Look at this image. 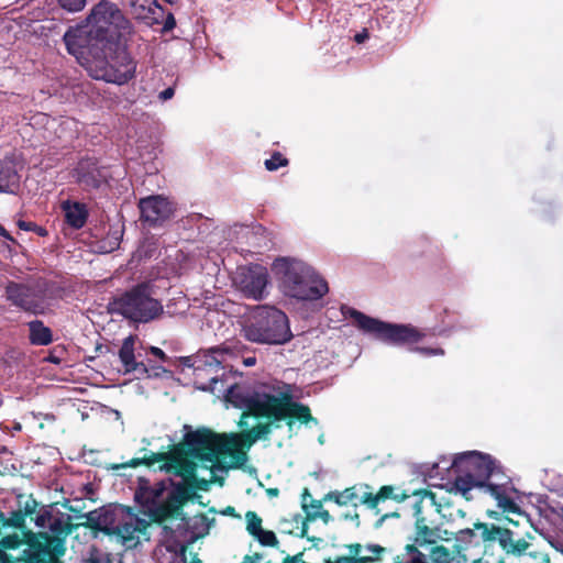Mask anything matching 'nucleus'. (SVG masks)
Listing matches in <instances>:
<instances>
[{"label":"nucleus","mask_w":563,"mask_h":563,"mask_svg":"<svg viewBox=\"0 0 563 563\" xmlns=\"http://www.w3.org/2000/svg\"><path fill=\"white\" fill-rule=\"evenodd\" d=\"M123 4L130 8L131 14L147 25L161 23L163 9L155 0H122Z\"/></svg>","instance_id":"obj_19"},{"label":"nucleus","mask_w":563,"mask_h":563,"mask_svg":"<svg viewBox=\"0 0 563 563\" xmlns=\"http://www.w3.org/2000/svg\"><path fill=\"white\" fill-rule=\"evenodd\" d=\"M246 531L264 547H274L278 543L276 534L271 530H264L262 519L254 511L245 514Z\"/></svg>","instance_id":"obj_21"},{"label":"nucleus","mask_w":563,"mask_h":563,"mask_svg":"<svg viewBox=\"0 0 563 563\" xmlns=\"http://www.w3.org/2000/svg\"><path fill=\"white\" fill-rule=\"evenodd\" d=\"M35 514L36 527L49 529L52 536L48 532L9 533L11 527L23 525V516L14 514L11 519H5L0 514V563H56L65 553L66 525L45 509Z\"/></svg>","instance_id":"obj_3"},{"label":"nucleus","mask_w":563,"mask_h":563,"mask_svg":"<svg viewBox=\"0 0 563 563\" xmlns=\"http://www.w3.org/2000/svg\"><path fill=\"white\" fill-rule=\"evenodd\" d=\"M103 525L125 549H134L146 538L148 521L133 514L130 508L118 506L106 515Z\"/></svg>","instance_id":"obj_12"},{"label":"nucleus","mask_w":563,"mask_h":563,"mask_svg":"<svg viewBox=\"0 0 563 563\" xmlns=\"http://www.w3.org/2000/svg\"><path fill=\"white\" fill-rule=\"evenodd\" d=\"M60 209L64 213L65 222L71 227L73 229H81L88 218V210L86 205L73 201L65 200L60 203Z\"/></svg>","instance_id":"obj_22"},{"label":"nucleus","mask_w":563,"mask_h":563,"mask_svg":"<svg viewBox=\"0 0 563 563\" xmlns=\"http://www.w3.org/2000/svg\"><path fill=\"white\" fill-rule=\"evenodd\" d=\"M18 184V175L11 169L0 173V192H12Z\"/></svg>","instance_id":"obj_31"},{"label":"nucleus","mask_w":563,"mask_h":563,"mask_svg":"<svg viewBox=\"0 0 563 563\" xmlns=\"http://www.w3.org/2000/svg\"><path fill=\"white\" fill-rule=\"evenodd\" d=\"M280 291L301 301L322 298L329 290L327 282L307 263L290 257L276 258L272 266Z\"/></svg>","instance_id":"obj_6"},{"label":"nucleus","mask_w":563,"mask_h":563,"mask_svg":"<svg viewBox=\"0 0 563 563\" xmlns=\"http://www.w3.org/2000/svg\"><path fill=\"white\" fill-rule=\"evenodd\" d=\"M48 124L52 129H56L58 137H65L66 129H69L76 124L73 119H51Z\"/></svg>","instance_id":"obj_32"},{"label":"nucleus","mask_w":563,"mask_h":563,"mask_svg":"<svg viewBox=\"0 0 563 563\" xmlns=\"http://www.w3.org/2000/svg\"><path fill=\"white\" fill-rule=\"evenodd\" d=\"M175 25H176L175 18L173 16V14L169 13L164 22V30L169 31V30L174 29Z\"/></svg>","instance_id":"obj_42"},{"label":"nucleus","mask_w":563,"mask_h":563,"mask_svg":"<svg viewBox=\"0 0 563 563\" xmlns=\"http://www.w3.org/2000/svg\"><path fill=\"white\" fill-rule=\"evenodd\" d=\"M309 518H311V519L322 518L324 521H328L330 518V515L327 510L322 509L321 512H309Z\"/></svg>","instance_id":"obj_41"},{"label":"nucleus","mask_w":563,"mask_h":563,"mask_svg":"<svg viewBox=\"0 0 563 563\" xmlns=\"http://www.w3.org/2000/svg\"><path fill=\"white\" fill-rule=\"evenodd\" d=\"M76 181L85 189H95L106 180V172L98 167L92 158H86L78 163L73 175Z\"/></svg>","instance_id":"obj_18"},{"label":"nucleus","mask_w":563,"mask_h":563,"mask_svg":"<svg viewBox=\"0 0 563 563\" xmlns=\"http://www.w3.org/2000/svg\"><path fill=\"white\" fill-rule=\"evenodd\" d=\"M242 363L247 367L253 366L256 363V358L255 357H245V358H242Z\"/></svg>","instance_id":"obj_44"},{"label":"nucleus","mask_w":563,"mask_h":563,"mask_svg":"<svg viewBox=\"0 0 563 563\" xmlns=\"http://www.w3.org/2000/svg\"><path fill=\"white\" fill-rule=\"evenodd\" d=\"M174 93H175V89L173 87H168L165 90H163L158 97L161 100L166 101V100L172 99L174 97Z\"/></svg>","instance_id":"obj_40"},{"label":"nucleus","mask_w":563,"mask_h":563,"mask_svg":"<svg viewBox=\"0 0 563 563\" xmlns=\"http://www.w3.org/2000/svg\"><path fill=\"white\" fill-rule=\"evenodd\" d=\"M19 227L25 231H30L32 229V223H26L24 221L19 222Z\"/></svg>","instance_id":"obj_46"},{"label":"nucleus","mask_w":563,"mask_h":563,"mask_svg":"<svg viewBox=\"0 0 563 563\" xmlns=\"http://www.w3.org/2000/svg\"><path fill=\"white\" fill-rule=\"evenodd\" d=\"M141 220L151 227L167 221L174 213V205L161 195L148 196L139 202Z\"/></svg>","instance_id":"obj_15"},{"label":"nucleus","mask_w":563,"mask_h":563,"mask_svg":"<svg viewBox=\"0 0 563 563\" xmlns=\"http://www.w3.org/2000/svg\"><path fill=\"white\" fill-rule=\"evenodd\" d=\"M150 353L153 354L154 356L158 357L163 362H165L167 360V356H166L165 352L162 349H159V347L151 346L150 347Z\"/></svg>","instance_id":"obj_39"},{"label":"nucleus","mask_w":563,"mask_h":563,"mask_svg":"<svg viewBox=\"0 0 563 563\" xmlns=\"http://www.w3.org/2000/svg\"><path fill=\"white\" fill-rule=\"evenodd\" d=\"M303 508L306 509L308 517H309V512H321V510L323 509L321 503L318 500L312 501L311 505H309V506L303 504Z\"/></svg>","instance_id":"obj_37"},{"label":"nucleus","mask_w":563,"mask_h":563,"mask_svg":"<svg viewBox=\"0 0 563 563\" xmlns=\"http://www.w3.org/2000/svg\"><path fill=\"white\" fill-rule=\"evenodd\" d=\"M369 489L367 484L355 485L349 487L342 492H331L325 496V500H332L339 506H346L349 504H353L354 507L357 506L356 500L361 501V496L363 492Z\"/></svg>","instance_id":"obj_23"},{"label":"nucleus","mask_w":563,"mask_h":563,"mask_svg":"<svg viewBox=\"0 0 563 563\" xmlns=\"http://www.w3.org/2000/svg\"><path fill=\"white\" fill-rule=\"evenodd\" d=\"M354 38H355V42H357L360 44L364 43L368 38V33L366 30H364L363 32L357 33Z\"/></svg>","instance_id":"obj_43"},{"label":"nucleus","mask_w":563,"mask_h":563,"mask_svg":"<svg viewBox=\"0 0 563 563\" xmlns=\"http://www.w3.org/2000/svg\"><path fill=\"white\" fill-rule=\"evenodd\" d=\"M349 554L339 556L333 562L328 563H377L383 560L387 549L374 543H351L345 545Z\"/></svg>","instance_id":"obj_16"},{"label":"nucleus","mask_w":563,"mask_h":563,"mask_svg":"<svg viewBox=\"0 0 563 563\" xmlns=\"http://www.w3.org/2000/svg\"><path fill=\"white\" fill-rule=\"evenodd\" d=\"M0 235H3L5 238H9L7 231L0 225Z\"/></svg>","instance_id":"obj_48"},{"label":"nucleus","mask_w":563,"mask_h":563,"mask_svg":"<svg viewBox=\"0 0 563 563\" xmlns=\"http://www.w3.org/2000/svg\"><path fill=\"white\" fill-rule=\"evenodd\" d=\"M75 57L92 78L107 82L123 85L133 77L135 71L133 60L118 44L85 53L82 57Z\"/></svg>","instance_id":"obj_7"},{"label":"nucleus","mask_w":563,"mask_h":563,"mask_svg":"<svg viewBox=\"0 0 563 563\" xmlns=\"http://www.w3.org/2000/svg\"><path fill=\"white\" fill-rule=\"evenodd\" d=\"M4 298L15 308L31 314H44L51 303L48 284L43 279L26 283L9 282Z\"/></svg>","instance_id":"obj_11"},{"label":"nucleus","mask_w":563,"mask_h":563,"mask_svg":"<svg viewBox=\"0 0 563 563\" xmlns=\"http://www.w3.org/2000/svg\"><path fill=\"white\" fill-rule=\"evenodd\" d=\"M405 551L408 559L397 555L394 563H427L426 554L416 549L415 545H406Z\"/></svg>","instance_id":"obj_30"},{"label":"nucleus","mask_w":563,"mask_h":563,"mask_svg":"<svg viewBox=\"0 0 563 563\" xmlns=\"http://www.w3.org/2000/svg\"><path fill=\"white\" fill-rule=\"evenodd\" d=\"M130 31V21L118 5L101 0L92 7L84 24L67 30L64 42L69 54L82 57L85 53L115 46Z\"/></svg>","instance_id":"obj_4"},{"label":"nucleus","mask_w":563,"mask_h":563,"mask_svg":"<svg viewBox=\"0 0 563 563\" xmlns=\"http://www.w3.org/2000/svg\"><path fill=\"white\" fill-rule=\"evenodd\" d=\"M294 389L289 384L277 383L249 394L243 387L231 385L225 391V401L244 410L240 426L250 428L249 432L218 434L201 428L188 431L185 444L205 452L211 467L219 464L224 470L242 465L246 461V449L269 434L273 427L278 428L286 418H296L301 423H317L309 407L295 401Z\"/></svg>","instance_id":"obj_1"},{"label":"nucleus","mask_w":563,"mask_h":563,"mask_svg":"<svg viewBox=\"0 0 563 563\" xmlns=\"http://www.w3.org/2000/svg\"><path fill=\"white\" fill-rule=\"evenodd\" d=\"M58 4L68 12H79L81 11L87 0H57Z\"/></svg>","instance_id":"obj_34"},{"label":"nucleus","mask_w":563,"mask_h":563,"mask_svg":"<svg viewBox=\"0 0 563 563\" xmlns=\"http://www.w3.org/2000/svg\"><path fill=\"white\" fill-rule=\"evenodd\" d=\"M234 282L238 289L246 298L262 300L267 295L268 273L261 265L240 268Z\"/></svg>","instance_id":"obj_14"},{"label":"nucleus","mask_w":563,"mask_h":563,"mask_svg":"<svg viewBox=\"0 0 563 563\" xmlns=\"http://www.w3.org/2000/svg\"><path fill=\"white\" fill-rule=\"evenodd\" d=\"M194 459L188 460L179 450L165 453H151L142 459H132L122 467H136L141 464L154 465L161 463L158 470L169 475L168 479L151 484L148 479L139 478L134 498L144 511L154 520L162 521L173 516L190 496V487L194 483H213L218 479V473L224 470L217 464L210 466L206 461L207 454L195 451L188 446Z\"/></svg>","instance_id":"obj_2"},{"label":"nucleus","mask_w":563,"mask_h":563,"mask_svg":"<svg viewBox=\"0 0 563 563\" xmlns=\"http://www.w3.org/2000/svg\"><path fill=\"white\" fill-rule=\"evenodd\" d=\"M413 352L421 353L426 356H432V355H444V350L441 347H413L411 349Z\"/></svg>","instance_id":"obj_36"},{"label":"nucleus","mask_w":563,"mask_h":563,"mask_svg":"<svg viewBox=\"0 0 563 563\" xmlns=\"http://www.w3.org/2000/svg\"><path fill=\"white\" fill-rule=\"evenodd\" d=\"M166 1H167V2H169V3H175V2H177L178 0H166Z\"/></svg>","instance_id":"obj_49"},{"label":"nucleus","mask_w":563,"mask_h":563,"mask_svg":"<svg viewBox=\"0 0 563 563\" xmlns=\"http://www.w3.org/2000/svg\"><path fill=\"white\" fill-rule=\"evenodd\" d=\"M440 538V529L428 527L426 518H419L416 520V537L413 544L416 549L417 545L424 547L427 544H433Z\"/></svg>","instance_id":"obj_25"},{"label":"nucleus","mask_w":563,"mask_h":563,"mask_svg":"<svg viewBox=\"0 0 563 563\" xmlns=\"http://www.w3.org/2000/svg\"><path fill=\"white\" fill-rule=\"evenodd\" d=\"M515 542H523L525 547H519L520 551L514 550L508 551L507 554H510L517 559V563H548L549 560L544 553L531 551V544L527 542L525 539L516 540Z\"/></svg>","instance_id":"obj_27"},{"label":"nucleus","mask_w":563,"mask_h":563,"mask_svg":"<svg viewBox=\"0 0 563 563\" xmlns=\"http://www.w3.org/2000/svg\"><path fill=\"white\" fill-rule=\"evenodd\" d=\"M415 501L412 504L413 515L416 516V520L419 518H424L422 516L423 511L435 508L439 511L440 505L435 500V495L429 490H419L413 494Z\"/></svg>","instance_id":"obj_26"},{"label":"nucleus","mask_w":563,"mask_h":563,"mask_svg":"<svg viewBox=\"0 0 563 563\" xmlns=\"http://www.w3.org/2000/svg\"><path fill=\"white\" fill-rule=\"evenodd\" d=\"M284 563H302L299 556L287 558Z\"/></svg>","instance_id":"obj_45"},{"label":"nucleus","mask_w":563,"mask_h":563,"mask_svg":"<svg viewBox=\"0 0 563 563\" xmlns=\"http://www.w3.org/2000/svg\"><path fill=\"white\" fill-rule=\"evenodd\" d=\"M238 353L231 344L212 347L199 352L192 360L188 358L186 364L192 368L197 388L205 391H222L218 388L220 372L232 368L238 360Z\"/></svg>","instance_id":"obj_9"},{"label":"nucleus","mask_w":563,"mask_h":563,"mask_svg":"<svg viewBox=\"0 0 563 563\" xmlns=\"http://www.w3.org/2000/svg\"><path fill=\"white\" fill-rule=\"evenodd\" d=\"M82 563H111L109 555L100 550L91 549Z\"/></svg>","instance_id":"obj_33"},{"label":"nucleus","mask_w":563,"mask_h":563,"mask_svg":"<svg viewBox=\"0 0 563 563\" xmlns=\"http://www.w3.org/2000/svg\"><path fill=\"white\" fill-rule=\"evenodd\" d=\"M451 467L456 474L453 489L467 500L472 498L470 493L473 488H481L490 494L501 509L511 512L518 510L514 500L516 489L509 482L488 483L492 477L499 475V467L489 455L477 451L465 452L455 456Z\"/></svg>","instance_id":"obj_5"},{"label":"nucleus","mask_w":563,"mask_h":563,"mask_svg":"<svg viewBox=\"0 0 563 563\" xmlns=\"http://www.w3.org/2000/svg\"><path fill=\"white\" fill-rule=\"evenodd\" d=\"M430 560L432 563H466V558L460 551H450L443 545L431 549Z\"/></svg>","instance_id":"obj_29"},{"label":"nucleus","mask_w":563,"mask_h":563,"mask_svg":"<svg viewBox=\"0 0 563 563\" xmlns=\"http://www.w3.org/2000/svg\"><path fill=\"white\" fill-rule=\"evenodd\" d=\"M288 161L283 157L280 153H275L271 158L265 161V166L268 170H276L282 166H286Z\"/></svg>","instance_id":"obj_35"},{"label":"nucleus","mask_w":563,"mask_h":563,"mask_svg":"<svg viewBox=\"0 0 563 563\" xmlns=\"http://www.w3.org/2000/svg\"><path fill=\"white\" fill-rule=\"evenodd\" d=\"M37 503L34 499L26 500L24 505L25 515H33L36 512Z\"/></svg>","instance_id":"obj_38"},{"label":"nucleus","mask_w":563,"mask_h":563,"mask_svg":"<svg viewBox=\"0 0 563 563\" xmlns=\"http://www.w3.org/2000/svg\"><path fill=\"white\" fill-rule=\"evenodd\" d=\"M137 336L129 335L122 342L119 350V358L123 366L125 374H135L137 377L147 376L150 377V368L142 361H136L135 344Z\"/></svg>","instance_id":"obj_17"},{"label":"nucleus","mask_w":563,"mask_h":563,"mask_svg":"<svg viewBox=\"0 0 563 563\" xmlns=\"http://www.w3.org/2000/svg\"><path fill=\"white\" fill-rule=\"evenodd\" d=\"M475 528L484 541H498L506 553L514 550L520 551L519 547H525L523 542H515L512 532L508 529L487 523H478Z\"/></svg>","instance_id":"obj_20"},{"label":"nucleus","mask_w":563,"mask_h":563,"mask_svg":"<svg viewBox=\"0 0 563 563\" xmlns=\"http://www.w3.org/2000/svg\"><path fill=\"white\" fill-rule=\"evenodd\" d=\"M117 310L125 318L146 323L163 313V305L152 296L151 286L141 284L115 301Z\"/></svg>","instance_id":"obj_13"},{"label":"nucleus","mask_w":563,"mask_h":563,"mask_svg":"<svg viewBox=\"0 0 563 563\" xmlns=\"http://www.w3.org/2000/svg\"><path fill=\"white\" fill-rule=\"evenodd\" d=\"M29 340L33 345L45 346L53 342L52 330L41 320H32L27 323Z\"/></svg>","instance_id":"obj_24"},{"label":"nucleus","mask_w":563,"mask_h":563,"mask_svg":"<svg viewBox=\"0 0 563 563\" xmlns=\"http://www.w3.org/2000/svg\"><path fill=\"white\" fill-rule=\"evenodd\" d=\"M242 332L246 340L260 344L282 345L292 338L287 314L271 306L256 307Z\"/></svg>","instance_id":"obj_8"},{"label":"nucleus","mask_w":563,"mask_h":563,"mask_svg":"<svg viewBox=\"0 0 563 563\" xmlns=\"http://www.w3.org/2000/svg\"><path fill=\"white\" fill-rule=\"evenodd\" d=\"M394 487L393 486H383L377 494H373L371 488L366 492H363L361 496V503L367 505L369 508H375L379 501L394 498L396 500H404L406 498L405 495H393Z\"/></svg>","instance_id":"obj_28"},{"label":"nucleus","mask_w":563,"mask_h":563,"mask_svg":"<svg viewBox=\"0 0 563 563\" xmlns=\"http://www.w3.org/2000/svg\"><path fill=\"white\" fill-rule=\"evenodd\" d=\"M261 560V556L260 555H256L255 559H252L250 556L245 558L244 562L243 563H256Z\"/></svg>","instance_id":"obj_47"},{"label":"nucleus","mask_w":563,"mask_h":563,"mask_svg":"<svg viewBox=\"0 0 563 563\" xmlns=\"http://www.w3.org/2000/svg\"><path fill=\"white\" fill-rule=\"evenodd\" d=\"M341 312L345 318H351L355 325L364 333L372 334L375 339L386 344H413L421 341L424 336V333L410 324L384 322L349 306H342Z\"/></svg>","instance_id":"obj_10"}]
</instances>
